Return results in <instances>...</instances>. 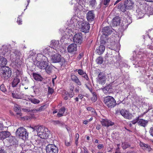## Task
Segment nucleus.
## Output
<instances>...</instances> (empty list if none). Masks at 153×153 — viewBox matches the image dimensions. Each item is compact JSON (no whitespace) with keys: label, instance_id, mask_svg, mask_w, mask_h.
<instances>
[{"label":"nucleus","instance_id":"f257e3e1","mask_svg":"<svg viewBox=\"0 0 153 153\" xmlns=\"http://www.w3.org/2000/svg\"><path fill=\"white\" fill-rule=\"evenodd\" d=\"M32 128L33 131H37L38 135L41 138L46 139L48 138L50 134V131L45 127L42 126H34Z\"/></svg>","mask_w":153,"mask_h":153},{"label":"nucleus","instance_id":"f03ea898","mask_svg":"<svg viewBox=\"0 0 153 153\" xmlns=\"http://www.w3.org/2000/svg\"><path fill=\"white\" fill-rule=\"evenodd\" d=\"M43 57H45L42 53H38L36 58V61L34 62V65L37 67H51L49 66V61L47 58L44 59L43 61H41Z\"/></svg>","mask_w":153,"mask_h":153},{"label":"nucleus","instance_id":"7ed1b4c3","mask_svg":"<svg viewBox=\"0 0 153 153\" xmlns=\"http://www.w3.org/2000/svg\"><path fill=\"white\" fill-rule=\"evenodd\" d=\"M104 102L105 105L110 108H114L117 104L114 99L111 96L105 97L104 98Z\"/></svg>","mask_w":153,"mask_h":153},{"label":"nucleus","instance_id":"20e7f679","mask_svg":"<svg viewBox=\"0 0 153 153\" xmlns=\"http://www.w3.org/2000/svg\"><path fill=\"white\" fill-rule=\"evenodd\" d=\"M16 133L17 135L23 140L28 138V133L27 130L22 127L18 128L16 131Z\"/></svg>","mask_w":153,"mask_h":153},{"label":"nucleus","instance_id":"39448f33","mask_svg":"<svg viewBox=\"0 0 153 153\" xmlns=\"http://www.w3.org/2000/svg\"><path fill=\"white\" fill-rule=\"evenodd\" d=\"M0 73L6 79L10 77L11 75V70L10 68H1L0 69Z\"/></svg>","mask_w":153,"mask_h":153},{"label":"nucleus","instance_id":"423d86ee","mask_svg":"<svg viewBox=\"0 0 153 153\" xmlns=\"http://www.w3.org/2000/svg\"><path fill=\"white\" fill-rule=\"evenodd\" d=\"M83 38L82 34L81 33H76L74 36L73 41L74 44L77 45H80L82 43Z\"/></svg>","mask_w":153,"mask_h":153},{"label":"nucleus","instance_id":"0eeeda50","mask_svg":"<svg viewBox=\"0 0 153 153\" xmlns=\"http://www.w3.org/2000/svg\"><path fill=\"white\" fill-rule=\"evenodd\" d=\"M22 55L20 51L16 50L13 52V54L10 55L11 59L13 61H15L16 62H18L20 60V57Z\"/></svg>","mask_w":153,"mask_h":153},{"label":"nucleus","instance_id":"6e6552de","mask_svg":"<svg viewBox=\"0 0 153 153\" xmlns=\"http://www.w3.org/2000/svg\"><path fill=\"white\" fill-rule=\"evenodd\" d=\"M46 150L47 153H58V148L52 144L48 145L46 147Z\"/></svg>","mask_w":153,"mask_h":153},{"label":"nucleus","instance_id":"1a4fd4ad","mask_svg":"<svg viewBox=\"0 0 153 153\" xmlns=\"http://www.w3.org/2000/svg\"><path fill=\"white\" fill-rule=\"evenodd\" d=\"M79 27L81 31L85 33H88L89 30L90 24L86 22H82Z\"/></svg>","mask_w":153,"mask_h":153},{"label":"nucleus","instance_id":"9d476101","mask_svg":"<svg viewBox=\"0 0 153 153\" xmlns=\"http://www.w3.org/2000/svg\"><path fill=\"white\" fill-rule=\"evenodd\" d=\"M115 83L114 81L102 88V91L105 94H108L111 93L112 91V89L114 87V84Z\"/></svg>","mask_w":153,"mask_h":153},{"label":"nucleus","instance_id":"9b49d317","mask_svg":"<svg viewBox=\"0 0 153 153\" xmlns=\"http://www.w3.org/2000/svg\"><path fill=\"white\" fill-rule=\"evenodd\" d=\"M120 113L122 116L125 118L128 119L132 118V115L128 111L125 109H122L120 111Z\"/></svg>","mask_w":153,"mask_h":153},{"label":"nucleus","instance_id":"f8f14e48","mask_svg":"<svg viewBox=\"0 0 153 153\" xmlns=\"http://www.w3.org/2000/svg\"><path fill=\"white\" fill-rule=\"evenodd\" d=\"M100 123L102 126L108 127L114 125V123L108 119H102Z\"/></svg>","mask_w":153,"mask_h":153},{"label":"nucleus","instance_id":"ddd939ff","mask_svg":"<svg viewBox=\"0 0 153 153\" xmlns=\"http://www.w3.org/2000/svg\"><path fill=\"white\" fill-rule=\"evenodd\" d=\"M106 77L104 73L101 72L100 73L98 77L97 81L101 84H104L105 83Z\"/></svg>","mask_w":153,"mask_h":153},{"label":"nucleus","instance_id":"4468645a","mask_svg":"<svg viewBox=\"0 0 153 153\" xmlns=\"http://www.w3.org/2000/svg\"><path fill=\"white\" fill-rule=\"evenodd\" d=\"M112 32L111 27L108 26L106 27H104L102 30V36H105V37L106 36L111 34Z\"/></svg>","mask_w":153,"mask_h":153},{"label":"nucleus","instance_id":"2eb2a0df","mask_svg":"<svg viewBox=\"0 0 153 153\" xmlns=\"http://www.w3.org/2000/svg\"><path fill=\"white\" fill-rule=\"evenodd\" d=\"M77 46L76 44L72 43L68 47V51L70 53H73L76 51Z\"/></svg>","mask_w":153,"mask_h":153},{"label":"nucleus","instance_id":"dca6fc26","mask_svg":"<svg viewBox=\"0 0 153 153\" xmlns=\"http://www.w3.org/2000/svg\"><path fill=\"white\" fill-rule=\"evenodd\" d=\"M121 21L120 17L119 16H116L112 20V25L113 27L117 26L120 25Z\"/></svg>","mask_w":153,"mask_h":153},{"label":"nucleus","instance_id":"f3484780","mask_svg":"<svg viewBox=\"0 0 153 153\" xmlns=\"http://www.w3.org/2000/svg\"><path fill=\"white\" fill-rule=\"evenodd\" d=\"M21 79V78L15 77L12 82V87H16L17 85L19 87L17 91L19 90L20 86L19 85H18V84L20 82Z\"/></svg>","mask_w":153,"mask_h":153},{"label":"nucleus","instance_id":"a211bd4d","mask_svg":"<svg viewBox=\"0 0 153 153\" xmlns=\"http://www.w3.org/2000/svg\"><path fill=\"white\" fill-rule=\"evenodd\" d=\"M14 68L13 70L14 73L16 74L15 75L16 76L15 77L22 78L23 73L22 70L19 68Z\"/></svg>","mask_w":153,"mask_h":153},{"label":"nucleus","instance_id":"6ab92c4d","mask_svg":"<svg viewBox=\"0 0 153 153\" xmlns=\"http://www.w3.org/2000/svg\"><path fill=\"white\" fill-rule=\"evenodd\" d=\"M94 16V14L93 10L89 11L86 14L87 19L89 22L93 21Z\"/></svg>","mask_w":153,"mask_h":153},{"label":"nucleus","instance_id":"aec40b11","mask_svg":"<svg viewBox=\"0 0 153 153\" xmlns=\"http://www.w3.org/2000/svg\"><path fill=\"white\" fill-rule=\"evenodd\" d=\"M61 59V56L58 53H56L52 56L51 60L54 63H56L60 62Z\"/></svg>","mask_w":153,"mask_h":153},{"label":"nucleus","instance_id":"412c9836","mask_svg":"<svg viewBox=\"0 0 153 153\" xmlns=\"http://www.w3.org/2000/svg\"><path fill=\"white\" fill-rule=\"evenodd\" d=\"M14 109L18 117H19L22 116V114L21 113V109L19 105L16 104H15Z\"/></svg>","mask_w":153,"mask_h":153},{"label":"nucleus","instance_id":"4be33fe9","mask_svg":"<svg viewBox=\"0 0 153 153\" xmlns=\"http://www.w3.org/2000/svg\"><path fill=\"white\" fill-rule=\"evenodd\" d=\"M9 132L6 131L0 132V139L3 140L8 137L10 135Z\"/></svg>","mask_w":153,"mask_h":153},{"label":"nucleus","instance_id":"5701e85b","mask_svg":"<svg viewBox=\"0 0 153 153\" xmlns=\"http://www.w3.org/2000/svg\"><path fill=\"white\" fill-rule=\"evenodd\" d=\"M8 137V138L7 140L10 143V145L17 144L18 141L14 137L10 136Z\"/></svg>","mask_w":153,"mask_h":153},{"label":"nucleus","instance_id":"b1692460","mask_svg":"<svg viewBox=\"0 0 153 153\" xmlns=\"http://www.w3.org/2000/svg\"><path fill=\"white\" fill-rule=\"evenodd\" d=\"M133 4V3L131 0H127L124 3L125 8L126 9H131Z\"/></svg>","mask_w":153,"mask_h":153},{"label":"nucleus","instance_id":"393cba45","mask_svg":"<svg viewBox=\"0 0 153 153\" xmlns=\"http://www.w3.org/2000/svg\"><path fill=\"white\" fill-rule=\"evenodd\" d=\"M7 60L6 58L2 56H0V66L1 67H8L6 66Z\"/></svg>","mask_w":153,"mask_h":153},{"label":"nucleus","instance_id":"a878e982","mask_svg":"<svg viewBox=\"0 0 153 153\" xmlns=\"http://www.w3.org/2000/svg\"><path fill=\"white\" fill-rule=\"evenodd\" d=\"M105 47L102 45H100L98 48L96 50V52L99 55H101L103 53L105 50Z\"/></svg>","mask_w":153,"mask_h":153},{"label":"nucleus","instance_id":"bb28decb","mask_svg":"<svg viewBox=\"0 0 153 153\" xmlns=\"http://www.w3.org/2000/svg\"><path fill=\"white\" fill-rule=\"evenodd\" d=\"M71 79L73 82H75L77 85H81V83L78 79V78L74 75H71Z\"/></svg>","mask_w":153,"mask_h":153},{"label":"nucleus","instance_id":"cd10ccee","mask_svg":"<svg viewBox=\"0 0 153 153\" xmlns=\"http://www.w3.org/2000/svg\"><path fill=\"white\" fill-rule=\"evenodd\" d=\"M28 100L32 103L34 104H38L40 102V101L37 99L34 98L33 96L31 97L28 96L27 100Z\"/></svg>","mask_w":153,"mask_h":153},{"label":"nucleus","instance_id":"c85d7f7f","mask_svg":"<svg viewBox=\"0 0 153 153\" xmlns=\"http://www.w3.org/2000/svg\"><path fill=\"white\" fill-rule=\"evenodd\" d=\"M33 76L34 79L36 81H42L43 78L40 75L36 73H33Z\"/></svg>","mask_w":153,"mask_h":153},{"label":"nucleus","instance_id":"c756f323","mask_svg":"<svg viewBox=\"0 0 153 153\" xmlns=\"http://www.w3.org/2000/svg\"><path fill=\"white\" fill-rule=\"evenodd\" d=\"M65 108L64 107H62L59 109V112L57 114V116L58 117H60L63 115V114L65 112Z\"/></svg>","mask_w":153,"mask_h":153},{"label":"nucleus","instance_id":"7c9ffc66","mask_svg":"<svg viewBox=\"0 0 153 153\" xmlns=\"http://www.w3.org/2000/svg\"><path fill=\"white\" fill-rule=\"evenodd\" d=\"M148 121L147 120H144L143 119H139L138 122V124L141 126L145 127L147 124Z\"/></svg>","mask_w":153,"mask_h":153},{"label":"nucleus","instance_id":"2f4dec72","mask_svg":"<svg viewBox=\"0 0 153 153\" xmlns=\"http://www.w3.org/2000/svg\"><path fill=\"white\" fill-rule=\"evenodd\" d=\"M53 123L55 125H58L59 126L62 127L64 125V123L63 122L59 120H53Z\"/></svg>","mask_w":153,"mask_h":153},{"label":"nucleus","instance_id":"473e14b6","mask_svg":"<svg viewBox=\"0 0 153 153\" xmlns=\"http://www.w3.org/2000/svg\"><path fill=\"white\" fill-rule=\"evenodd\" d=\"M19 97L20 98H18L19 99H22L25 100H27V97H28V96L25 95L23 93H19L18 94Z\"/></svg>","mask_w":153,"mask_h":153},{"label":"nucleus","instance_id":"72a5a7b5","mask_svg":"<svg viewBox=\"0 0 153 153\" xmlns=\"http://www.w3.org/2000/svg\"><path fill=\"white\" fill-rule=\"evenodd\" d=\"M97 99V97L95 92L92 93V97L91 98V100L93 102H95Z\"/></svg>","mask_w":153,"mask_h":153},{"label":"nucleus","instance_id":"f704fd0d","mask_svg":"<svg viewBox=\"0 0 153 153\" xmlns=\"http://www.w3.org/2000/svg\"><path fill=\"white\" fill-rule=\"evenodd\" d=\"M140 147H142L143 149L145 150L147 148L149 145L148 144H146L143 142H140Z\"/></svg>","mask_w":153,"mask_h":153},{"label":"nucleus","instance_id":"c9c22d12","mask_svg":"<svg viewBox=\"0 0 153 153\" xmlns=\"http://www.w3.org/2000/svg\"><path fill=\"white\" fill-rule=\"evenodd\" d=\"M63 97L64 100H66L68 99V93L65 90L63 92Z\"/></svg>","mask_w":153,"mask_h":153},{"label":"nucleus","instance_id":"e433bc0d","mask_svg":"<svg viewBox=\"0 0 153 153\" xmlns=\"http://www.w3.org/2000/svg\"><path fill=\"white\" fill-rule=\"evenodd\" d=\"M103 58L101 56L98 57L96 60L97 63L99 64H101L103 62Z\"/></svg>","mask_w":153,"mask_h":153},{"label":"nucleus","instance_id":"4c0bfd02","mask_svg":"<svg viewBox=\"0 0 153 153\" xmlns=\"http://www.w3.org/2000/svg\"><path fill=\"white\" fill-rule=\"evenodd\" d=\"M31 88L33 89V91L35 94H37L39 91V87L36 85L32 86Z\"/></svg>","mask_w":153,"mask_h":153},{"label":"nucleus","instance_id":"58836bf2","mask_svg":"<svg viewBox=\"0 0 153 153\" xmlns=\"http://www.w3.org/2000/svg\"><path fill=\"white\" fill-rule=\"evenodd\" d=\"M48 106V105H42L38 109H37V111H41L44 110Z\"/></svg>","mask_w":153,"mask_h":153},{"label":"nucleus","instance_id":"ea45409f","mask_svg":"<svg viewBox=\"0 0 153 153\" xmlns=\"http://www.w3.org/2000/svg\"><path fill=\"white\" fill-rule=\"evenodd\" d=\"M51 45H52V47L53 48H58L59 46V42L57 41H54L53 42H52V44Z\"/></svg>","mask_w":153,"mask_h":153},{"label":"nucleus","instance_id":"a19ab883","mask_svg":"<svg viewBox=\"0 0 153 153\" xmlns=\"http://www.w3.org/2000/svg\"><path fill=\"white\" fill-rule=\"evenodd\" d=\"M89 2L90 5L92 7H94L97 4L96 0H90Z\"/></svg>","mask_w":153,"mask_h":153},{"label":"nucleus","instance_id":"79ce46f5","mask_svg":"<svg viewBox=\"0 0 153 153\" xmlns=\"http://www.w3.org/2000/svg\"><path fill=\"white\" fill-rule=\"evenodd\" d=\"M140 117V116H138V117H137L135 119H134L131 122L133 124H135L137 123L138 124V122H139Z\"/></svg>","mask_w":153,"mask_h":153},{"label":"nucleus","instance_id":"37998d69","mask_svg":"<svg viewBox=\"0 0 153 153\" xmlns=\"http://www.w3.org/2000/svg\"><path fill=\"white\" fill-rule=\"evenodd\" d=\"M0 89L3 92H5L6 91V89L3 84L1 85L0 86Z\"/></svg>","mask_w":153,"mask_h":153},{"label":"nucleus","instance_id":"c03bdc74","mask_svg":"<svg viewBox=\"0 0 153 153\" xmlns=\"http://www.w3.org/2000/svg\"><path fill=\"white\" fill-rule=\"evenodd\" d=\"M33 68H27V71L28 73L30 74H32L34 70L33 69Z\"/></svg>","mask_w":153,"mask_h":153},{"label":"nucleus","instance_id":"a18cd8bd","mask_svg":"<svg viewBox=\"0 0 153 153\" xmlns=\"http://www.w3.org/2000/svg\"><path fill=\"white\" fill-rule=\"evenodd\" d=\"M44 69L48 74H50L51 73V68H44Z\"/></svg>","mask_w":153,"mask_h":153},{"label":"nucleus","instance_id":"49530a36","mask_svg":"<svg viewBox=\"0 0 153 153\" xmlns=\"http://www.w3.org/2000/svg\"><path fill=\"white\" fill-rule=\"evenodd\" d=\"M20 16H19L17 20V22L19 25H21L22 24V19L20 17Z\"/></svg>","mask_w":153,"mask_h":153},{"label":"nucleus","instance_id":"de8ad7c7","mask_svg":"<svg viewBox=\"0 0 153 153\" xmlns=\"http://www.w3.org/2000/svg\"><path fill=\"white\" fill-rule=\"evenodd\" d=\"M19 94H18L15 92V93L13 92L12 93V96L13 97L15 98L16 99H18V98H19ZM19 98H20L19 97Z\"/></svg>","mask_w":153,"mask_h":153},{"label":"nucleus","instance_id":"09e8293b","mask_svg":"<svg viewBox=\"0 0 153 153\" xmlns=\"http://www.w3.org/2000/svg\"><path fill=\"white\" fill-rule=\"evenodd\" d=\"M67 64L66 61L64 59H62V66H63V67H65L66 66V64Z\"/></svg>","mask_w":153,"mask_h":153},{"label":"nucleus","instance_id":"8fccbe9b","mask_svg":"<svg viewBox=\"0 0 153 153\" xmlns=\"http://www.w3.org/2000/svg\"><path fill=\"white\" fill-rule=\"evenodd\" d=\"M110 2V0H104L103 4L105 6H108Z\"/></svg>","mask_w":153,"mask_h":153},{"label":"nucleus","instance_id":"3c124183","mask_svg":"<svg viewBox=\"0 0 153 153\" xmlns=\"http://www.w3.org/2000/svg\"><path fill=\"white\" fill-rule=\"evenodd\" d=\"M78 73L79 74L83 76V75L85 73L82 70L79 69L78 70Z\"/></svg>","mask_w":153,"mask_h":153},{"label":"nucleus","instance_id":"603ef678","mask_svg":"<svg viewBox=\"0 0 153 153\" xmlns=\"http://www.w3.org/2000/svg\"><path fill=\"white\" fill-rule=\"evenodd\" d=\"M79 135L78 133L76 134H75V143L77 144L78 142V139L79 137Z\"/></svg>","mask_w":153,"mask_h":153},{"label":"nucleus","instance_id":"864d4df0","mask_svg":"<svg viewBox=\"0 0 153 153\" xmlns=\"http://www.w3.org/2000/svg\"><path fill=\"white\" fill-rule=\"evenodd\" d=\"M122 146L123 149H126L129 146L127 143H124L122 144Z\"/></svg>","mask_w":153,"mask_h":153},{"label":"nucleus","instance_id":"5fc2aeb1","mask_svg":"<svg viewBox=\"0 0 153 153\" xmlns=\"http://www.w3.org/2000/svg\"><path fill=\"white\" fill-rule=\"evenodd\" d=\"M86 109L88 111H91L93 112H95L94 109L91 107H87Z\"/></svg>","mask_w":153,"mask_h":153},{"label":"nucleus","instance_id":"6e6d98bb","mask_svg":"<svg viewBox=\"0 0 153 153\" xmlns=\"http://www.w3.org/2000/svg\"><path fill=\"white\" fill-rule=\"evenodd\" d=\"M53 92V90L50 87H49L48 88V93L49 94H52Z\"/></svg>","mask_w":153,"mask_h":153},{"label":"nucleus","instance_id":"4d7b16f0","mask_svg":"<svg viewBox=\"0 0 153 153\" xmlns=\"http://www.w3.org/2000/svg\"><path fill=\"white\" fill-rule=\"evenodd\" d=\"M84 54L83 53H80L78 56L77 57V59L78 60L80 59L83 56Z\"/></svg>","mask_w":153,"mask_h":153},{"label":"nucleus","instance_id":"13d9d810","mask_svg":"<svg viewBox=\"0 0 153 153\" xmlns=\"http://www.w3.org/2000/svg\"><path fill=\"white\" fill-rule=\"evenodd\" d=\"M149 132L150 135L153 137V127L151 128L149 131Z\"/></svg>","mask_w":153,"mask_h":153},{"label":"nucleus","instance_id":"bf43d9fd","mask_svg":"<svg viewBox=\"0 0 153 153\" xmlns=\"http://www.w3.org/2000/svg\"><path fill=\"white\" fill-rule=\"evenodd\" d=\"M82 76L84 77L85 79L87 80H88L89 79L88 76L85 73Z\"/></svg>","mask_w":153,"mask_h":153},{"label":"nucleus","instance_id":"052dcab7","mask_svg":"<svg viewBox=\"0 0 153 153\" xmlns=\"http://www.w3.org/2000/svg\"><path fill=\"white\" fill-rule=\"evenodd\" d=\"M149 119H150V120H151L152 121L153 120V111L152 112V113L151 114V115H150L149 116Z\"/></svg>","mask_w":153,"mask_h":153},{"label":"nucleus","instance_id":"680f3d73","mask_svg":"<svg viewBox=\"0 0 153 153\" xmlns=\"http://www.w3.org/2000/svg\"><path fill=\"white\" fill-rule=\"evenodd\" d=\"M74 95V93L73 92H71L70 94H68V97L71 98L73 97Z\"/></svg>","mask_w":153,"mask_h":153},{"label":"nucleus","instance_id":"e2e57ef3","mask_svg":"<svg viewBox=\"0 0 153 153\" xmlns=\"http://www.w3.org/2000/svg\"><path fill=\"white\" fill-rule=\"evenodd\" d=\"M152 149L151 148L150 146L149 145L147 148V149L146 150L148 151L149 152H150L152 150Z\"/></svg>","mask_w":153,"mask_h":153},{"label":"nucleus","instance_id":"0e129e2a","mask_svg":"<svg viewBox=\"0 0 153 153\" xmlns=\"http://www.w3.org/2000/svg\"><path fill=\"white\" fill-rule=\"evenodd\" d=\"M147 106L148 108H146V109L147 110V111L146 112H145L143 113L144 114H146L147 113V112L148 111V110L151 109V107H150V108H150L149 107V105H148V106Z\"/></svg>","mask_w":153,"mask_h":153},{"label":"nucleus","instance_id":"69168bd1","mask_svg":"<svg viewBox=\"0 0 153 153\" xmlns=\"http://www.w3.org/2000/svg\"><path fill=\"white\" fill-rule=\"evenodd\" d=\"M103 147V145L102 144H99L97 146V148L98 149H100Z\"/></svg>","mask_w":153,"mask_h":153},{"label":"nucleus","instance_id":"338daca9","mask_svg":"<svg viewBox=\"0 0 153 153\" xmlns=\"http://www.w3.org/2000/svg\"><path fill=\"white\" fill-rule=\"evenodd\" d=\"M83 149L84 150V153H88V152L87 148L85 147Z\"/></svg>","mask_w":153,"mask_h":153},{"label":"nucleus","instance_id":"774afa93","mask_svg":"<svg viewBox=\"0 0 153 153\" xmlns=\"http://www.w3.org/2000/svg\"><path fill=\"white\" fill-rule=\"evenodd\" d=\"M79 98L80 99H82L83 97V96L82 94H79L78 95Z\"/></svg>","mask_w":153,"mask_h":153}]
</instances>
